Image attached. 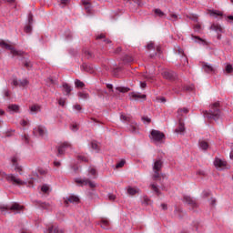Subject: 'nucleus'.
<instances>
[{
    "mask_svg": "<svg viewBox=\"0 0 233 233\" xmlns=\"http://www.w3.org/2000/svg\"><path fill=\"white\" fill-rule=\"evenodd\" d=\"M154 13L157 17H165V13L161 9H154Z\"/></svg>",
    "mask_w": 233,
    "mask_h": 233,
    "instance_id": "nucleus-37",
    "label": "nucleus"
},
{
    "mask_svg": "<svg viewBox=\"0 0 233 233\" xmlns=\"http://www.w3.org/2000/svg\"><path fill=\"white\" fill-rule=\"evenodd\" d=\"M45 233H65V230H63L61 228H59L57 225L53 224L50 226L46 231H44Z\"/></svg>",
    "mask_w": 233,
    "mask_h": 233,
    "instance_id": "nucleus-14",
    "label": "nucleus"
},
{
    "mask_svg": "<svg viewBox=\"0 0 233 233\" xmlns=\"http://www.w3.org/2000/svg\"><path fill=\"white\" fill-rule=\"evenodd\" d=\"M75 85L76 86V88H83V86H85V83H83L81 80H76L75 81Z\"/></svg>",
    "mask_w": 233,
    "mask_h": 233,
    "instance_id": "nucleus-40",
    "label": "nucleus"
},
{
    "mask_svg": "<svg viewBox=\"0 0 233 233\" xmlns=\"http://www.w3.org/2000/svg\"><path fill=\"white\" fill-rule=\"evenodd\" d=\"M232 71H233L232 65H228V66H226V72H227L228 74H230V73H232Z\"/></svg>",
    "mask_w": 233,
    "mask_h": 233,
    "instance_id": "nucleus-51",
    "label": "nucleus"
},
{
    "mask_svg": "<svg viewBox=\"0 0 233 233\" xmlns=\"http://www.w3.org/2000/svg\"><path fill=\"white\" fill-rule=\"evenodd\" d=\"M208 14L211 17H222L223 13L218 10H208Z\"/></svg>",
    "mask_w": 233,
    "mask_h": 233,
    "instance_id": "nucleus-21",
    "label": "nucleus"
},
{
    "mask_svg": "<svg viewBox=\"0 0 233 233\" xmlns=\"http://www.w3.org/2000/svg\"><path fill=\"white\" fill-rule=\"evenodd\" d=\"M31 114H37V112H41V106L34 105L30 106Z\"/></svg>",
    "mask_w": 233,
    "mask_h": 233,
    "instance_id": "nucleus-27",
    "label": "nucleus"
},
{
    "mask_svg": "<svg viewBox=\"0 0 233 233\" xmlns=\"http://www.w3.org/2000/svg\"><path fill=\"white\" fill-rule=\"evenodd\" d=\"M81 70H84V72H88L89 74H94V67L88 64H83L81 66Z\"/></svg>",
    "mask_w": 233,
    "mask_h": 233,
    "instance_id": "nucleus-19",
    "label": "nucleus"
},
{
    "mask_svg": "<svg viewBox=\"0 0 233 233\" xmlns=\"http://www.w3.org/2000/svg\"><path fill=\"white\" fill-rule=\"evenodd\" d=\"M150 187H151V190H153V192H155L157 194V196H161V191L157 187V185L151 184Z\"/></svg>",
    "mask_w": 233,
    "mask_h": 233,
    "instance_id": "nucleus-29",
    "label": "nucleus"
},
{
    "mask_svg": "<svg viewBox=\"0 0 233 233\" xmlns=\"http://www.w3.org/2000/svg\"><path fill=\"white\" fill-rule=\"evenodd\" d=\"M66 103V100H65L64 98H60L58 100V105H60V106H65Z\"/></svg>",
    "mask_w": 233,
    "mask_h": 233,
    "instance_id": "nucleus-53",
    "label": "nucleus"
},
{
    "mask_svg": "<svg viewBox=\"0 0 233 233\" xmlns=\"http://www.w3.org/2000/svg\"><path fill=\"white\" fill-rule=\"evenodd\" d=\"M124 63H132L134 61V58L130 56H125L123 58Z\"/></svg>",
    "mask_w": 233,
    "mask_h": 233,
    "instance_id": "nucleus-41",
    "label": "nucleus"
},
{
    "mask_svg": "<svg viewBox=\"0 0 233 233\" xmlns=\"http://www.w3.org/2000/svg\"><path fill=\"white\" fill-rule=\"evenodd\" d=\"M5 97H10V91L8 89H4Z\"/></svg>",
    "mask_w": 233,
    "mask_h": 233,
    "instance_id": "nucleus-59",
    "label": "nucleus"
},
{
    "mask_svg": "<svg viewBox=\"0 0 233 233\" xmlns=\"http://www.w3.org/2000/svg\"><path fill=\"white\" fill-rule=\"evenodd\" d=\"M4 177H5L6 181L9 183H13V185H17L18 187H23V185H26V182L21 180L17 176L14 174H6L3 173Z\"/></svg>",
    "mask_w": 233,
    "mask_h": 233,
    "instance_id": "nucleus-2",
    "label": "nucleus"
},
{
    "mask_svg": "<svg viewBox=\"0 0 233 233\" xmlns=\"http://www.w3.org/2000/svg\"><path fill=\"white\" fill-rule=\"evenodd\" d=\"M63 92L66 93V96H70L72 92V86H68V84H63Z\"/></svg>",
    "mask_w": 233,
    "mask_h": 233,
    "instance_id": "nucleus-25",
    "label": "nucleus"
},
{
    "mask_svg": "<svg viewBox=\"0 0 233 233\" xmlns=\"http://www.w3.org/2000/svg\"><path fill=\"white\" fill-rule=\"evenodd\" d=\"M24 66H25V68H32V62L28 60H25Z\"/></svg>",
    "mask_w": 233,
    "mask_h": 233,
    "instance_id": "nucleus-45",
    "label": "nucleus"
},
{
    "mask_svg": "<svg viewBox=\"0 0 233 233\" xmlns=\"http://www.w3.org/2000/svg\"><path fill=\"white\" fill-rule=\"evenodd\" d=\"M74 108L79 112L81 110V105H75Z\"/></svg>",
    "mask_w": 233,
    "mask_h": 233,
    "instance_id": "nucleus-64",
    "label": "nucleus"
},
{
    "mask_svg": "<svg viewBox=\"0 0 233 233\" xmlns=\"http://www.w3.org/2000/svg\"><path fill=\"white\" fill-rule=\"evenodd\" d=\"M9 112H19V106L17 105H10L8 106Z\"/></svg>",
    "mask_w": 233,
    "mask_h": 233,
    "instance_id": "nucleus-34",
    "label": "nucleus"
},
{
    "mask_svg": "<svg viewBox=\"0 0 233 233\" xmlns=\"http://www.w3.org/2000/svg\"><path fill=\"white\" fill-rule=\"evenodd\" d=\"M100 226L102 227V228H108V227H110V222H108V220H102L100 223Z\"/></svg>",
    "mask_w": 233,
    "mask_h": 233,
    "instance_id": "nucleus-39",
    "label": "nucleus"
},
{
    "mask_svg": "<svg viewBox=\"0 0 233 233\" xmlns=\"http://www.w3.org/2000/svg\"><path fill=\"white\" fill-rule=\"evenodd\" d=\"M107 198L110 201H114V199H116V195L112 194V193H109L107 195Z\"/></svg>",
    "mask_w": 233,
    "mask_h": 233,
    "instance_id": "nucleus-56",
    "label": "nucleus"
},
{
    "mask_svg": "<svg viewBox=\"0 0 233 233\" xmlns=\"http://www.w3.org/2000/svg\"><path fill=\"white\" fill-rule=\"evenodd\" d=\"M154 43L147 44V50H154Z\"/></svg>",
    "mask_w": 233,
    "mask_h": 233,
    "instance_id": "nucleus-62",
    "label": "nucleus"
},
{
    "mask_svg": "<svg viewBox=\"0 0 233 233\" xmlns=\"http://www.w3.org/2000/svg\"><path fill=\"white\" fill-rule=\"evenodd\" d=\"M163 168V161L161 159L155 160L153 164V171H160Z\"/></svg>",
    "mask_w": 233,
    "mask_h": 233,
    "instance_id": "nucleus-17",
    "label": "nucleus"
},
{
    "mask_svg": "<svg viewBox=\"0 0 233 233\" xmlns=\"http://www.w3.org/2000/svg\"><path fill=\"white\" fill-rule=\"evenodd\" d=\"M72 38V32L70 30L66 31V39L70 40Z\"/></svg>",
    "mask_w": 233,
    "mask_h": 233,
    "instance_id": "nucleus-50",
    "label": "nucleus"
},
{
    "mask_svg": "<svg viewBox=\"0 0 233 233\" xmlns=\"http://www.w3.org/2000/svg\"><path fill=\"white\" fill-rule=\"evenodd\" d=\"M68 148H72V145L68 142H64L58 147L57 150V157H61V156H65V152L68 150Z\"/></svg>",
    "mask_w": 233,
    "mask_h": 233,
    "instance_id": "nucleus-8",
    "label": "nucleus"
},
{
    "mask_svg": "<svg viewBox=\"0 0 233 233\" xmlns=\"http://www.w3.org/2000/svg\"><path fill=\"white\" fill-rule=\"evenodd\" d=\"M0 210L1 212H6V210H12L15 214H19L21 210H23V206L19 205L18 203H14L10 206H5L0 204Z\"/></svg>",
    "mask_w": 233,
    "mask_h": 233,
    "instance_id": "nucleus-3",
    "label": "nucleus"
},
{
    "mask_svg": "<svg viewBox=\"0 0 233 233\" xmlns=\"http://www.w3.org/2000/svg\"><path fill=\"white\" fill-rule=\"evenodd\" d=\"M202 196H203V198H208V196H210V191H208V190H204V191L202 192Z\"/></svg>",
    "mask_w": 233,
    "mask_h": 233,
    "instance_id": "nucleus-55",
    "label": "nucleus"
},
{
    "mask_svg": "<svg viewBox=\"0 0 233 233\" xmlns=\"http://www.w3.org/2000/svg\"><path fill=\"white\" fill-rule=\"evenodd\" d=\"M11 163L13 167H15V172H22L23 167L19 166V157L15 156L11 158Z\"/></svg>",
    "mask_w": 233,
    "mask_h": 233,
    "instance_id": "nucleus-11",
    "label": "nucleus"
},
{
    "mask_svg": "<svg viewBox=\"0 0 233 233\" xmlns=\"http://www.w3.org/2000/svg\"><path fill=\"white\" fill-rule=\"evenodd\" d=\"M38 172L41 176H46L48 171L46 169H39Z\"/></svg>",
    "mask_w": 233,
    "mask_h": 233,
    "instance_id": "nucleus-58",
    "label": "nucleus"
},
{
    "mask_svg": "<svg viewBox=\"0 0 233 233\" xmlns=\"http://www.w3.org/2000/svg\"><path fill=\"white\" fill-rule=\"evenodd\" d=\"M89 174L93 176V178L95 179L96 176L97 175V171L94 167H90L88 170Z\"/></svg>",
    "mask_w": 233,
    "mask_h": 233,
    "instance_id": "nucleus-42",
    "label": "nucleus"
},
{
    "mask_svg": "<svg viewBox=\"0 0 233 233\" xmlns=\"http://www.w3.org/2000/svg\"><path fill=\"white\" fill-rule=\"evenodd\" d=\"M192 39H196L197 41H198V43H201V45H207V42L199 36L192 35Z\"/></svg>",
    "mask_w": 233,
    "mask_h": 233,
    "instance_id": "nucleus-43",
    "label": "nucleus"
},
{
    "mask_svg": "<svg viewBox=\"0 0 233 233\" xmlns=\"http://www.w3.org/2000/svg\"><path fill=\"white\" fill-rule=\"evenodd\" d=\"M214 166L218 170H225L227 168H230V166L227 164V161L222 160L221 158H216L214 161Z\"/></svg>",
    "mask_w": 233,
    "mask_h": 233,
    "instance_id": "nucleus-7",
    "label": "nucleus"
},
{
    "mask_svg": "<svg viewBox=\"0 0 233 233\" xmlns=\"http://www.w3.org/2000/svg\"><path fill=\"white\" fill-rule=\"evenodd\" d=\"M189 19H191V21H195V23H198V15H191Z\"/></svg>",
    "mask_w": 233,
    "mask_h": 233,
    "instance_id": "nucleus-57",
    "label": "nucleus"
},
{
    "mask_svg": "<svg viewBox=\"0 0 233 233\" xmlns=\"http://www.w3.org/2000/svg\"><path fill=\"white\" fill-rule=\"evenodd\" d=\"M68 203H79V198L74 195L69 196L67 199L65 200V205H68Z\"/></svg>",
    "mask_w": 233,
    "mask_h": 233,
    "instance_id": "nucleus-18",
    "label": "nucleus"
},
{
    "mask_svg": "<svg viewBox=\"0 0 233 233\" xmlns=\"http://www.w3.org/2000/svg\"><path fill=\"white\" fill-rule=\"evenodd\" d=\"M182 90H183V92H193L194 85L183 86Z\"/></svg>",
    "mask_w": 233,
    "mask_h": 233,
    "instance_id": "nucleus-32",
    "label": "nucleus"
},
{
    "mask_svg": "<svg viewBox=\"0 0 233 233\" xmlns=\"http://www.w3.org/2000/svg\"><path fill=\"white\" fill-rule=\"evenodd\" d=\"M176 54H178V56H181V62L183 65H188V59L185 56V51H183V48L177 46L175 47Z\"/></svg>",
    "mask_w": 233,
    "mask_h": 233,
    "instance_id": "nucleus-10",
    "label": "nucleus"
},
{
    "mask_svg": "<svg viewBox=\"0 0 233 233\" xmlns=\"http://www.w3.org/2000/svg\"><path fill=\"white\" fill-rule=\"evenodd\" d=\"M162 77L167 79L168 81H176L177 79V74L174 71L166 70L162 72Z\"/></svg>",
    "mask_w": 233,
    "mask_h": 233,
    "instance_id": "nucleus-9",
    "label": "nucleus"
},
{
    "mask_svg": "<svg viewBox=\"0 0 233 233\" xmlns=\"http://www.w3.org/2000/svg\"><path fill=\"white\" fill-rule=\"evenodd\" d=\"M25 32L26 34H30V33L32 32V24H29L28 25H26V26L25 27Z\"/></svg>",
    "mask_w": 233,
    "mask_h": 233,
    "instance_id": "nucleus-49",
    "label": "nucleus"
},
{
    "mask_svg": "<svg viewBox=\"0 0 233 233\" xmlns=\"http://www.w3.org/2000/svg\"><path fill=\"white\" fill-rule=\"evenodd\" d=\"M177 114L178 116H183L185 114H188V109L186 107L178 108Z\"/></svg>",
    "mask_w": 233,
    "mask_h": 233,
    "instance_id": "nucleus-35",
    "label": "nucleus"
},
{
    "mask_svg": "<svg viewBox=\"0 0 233 233\" xmlns=\"http://www.w3.org/2000/svg\"><path fill=\"white\" fill-rule=\"evenodd\" d=\"M0 46L2 48H6L7 50H10L11 54H13L14 56H24V54H25V52L19 51V50L14 48V46H10L8 43H6L3 40L0 41Z\"/></svg>",
    "mask_w": 233,
    "mask_h": 233,
    "instance_id": "nucleus-5",
    "label": "nucleus"
},
{
    "mask_svg": "<svg viewBox=\"0 0 233 233\" xmlns=\"http://www.w3.org/2000/svg\"><path fill=\"white\" fill-rule=\"evenodd\" d=\"M41 192L44 194H48L50 192V187L48 185L45 184L41 187Z\"/></svg>",
    "mask_w": 233,
    "mask_h": 233,
    "instance_id": "nucleus-36",
    "label": "nucleus"
},
{
    "mask_svg": "<svg viewBox=\"0 0 233 233\" xmlns=\"http://www.w3.org/2000/svg\"><path fill=\"white\" fill-rule=\"evenodd\" d=\"M125 160H121L120 162H118L116 166V168H123V167H125Z\"/></svg>",
    "mask_w": 233,
    "mask_h": 233,
    "instance_id": "nucleus-48",
    "label": "nucleus"
},
{
    "mask_svg": "<svg viewBox=\"0 0 233 233\" xmlns=\"http://www.w3.org/2000/svg\"><path fill=\"white\" fill-rule=\"evenodd\" d=\"M72 132H77V130L79 129L77 127V124H73L71 127H70Z\"/></svg>",
    "mask_w": 233,
    "mask_h": 233,
    "instance_id": "nucleus-52",
    "label": "nucleus"
},
{
    "mask_svg": "<svg viewBox=\"0 0 233 233\" xmlns=\"http://www.w3.org/2000/svg\"><path fill=\"white\" fill-rule=\"evenodd\" d=\"M130 96L133 99H145V97H147L146 95H141L140 93L136 92L131 93Z\"/></svg>",
    "mask_w": 233,
    "mask_h": 233,
    "instance_id": "nucleus-26",
    "label": "nucleus"
},
{
    "mask_svg": "<svg viewBox=\"0 0 233 233\" xmlns=\"http://www.w3.org/2000/svg\"><path fill=\"white\" fill-rule=\"evenodd\" d=\"M203 115H204V117H207L208 119H214V121H218V119L221 117V111L219 110L218 102L211 106L209 112L204 111Z\"/></svg>",
    "mask_w": 233,
    "mask_h": 233,
    "instance_id": "nucleus-1",
    "label": "nucleus"
},
{
    "mask_svg": "<svg viewBox=\"0 0 233 233\" xmlns=\"http://www.w3.org/2000/svg\"><path fill=\"white\" fill-rule=\"evenodd\" d=\"M33 22H34V16H32V14H29V15H28V23H29V25H32Z\"/></svg>",
    "mask_w": 233,
    "mask_h": 233,
    "instance_id": "nucleus-60",
    "label": "nucleus"
},
{
    "mask_svg": "<svg viewBox=\"0 0 233 233\" xmlns=\"http://www.w3.org/2000/svg\"><path fill=\"white\" fill-rule=\"evenodd\" d=\"M78 97H80V99H88V97H90V96L88 95V93H86L85 91H80V92H78Z\"/></svg>",
    "mask_w": 233,
    "mask_h": 233,
    "instance_id": "nucleus-31",
    "label": "nucleus"
},
{
    "mask_svg": "<svg viewBox=\"0 0 233 233\" xmlns=\"http://www.w3.org/2000/svg\"><path fill=\"white\" fill-rule=\"evenodd\" d=\"M142 121L144 122V123H150V118L149 117H147V116H143L142 117Z\"/></svg>",
    "mask_w": 233,
    "mask_h": 233,
    "instance_id": "nucleus-61",
    "label": "nucleus"
},
{
    "mask_svg": "<svg viewBox=\"0 0 233 233\" xmlns=\"http://www.w3.org/2000/svg\"><path fill=\"white\" fill-rule=\"evenodd\" d=\"M168 19L169 21H177L178 17H177V15L171 13L170 17Z\"/></svg>",
    "mask_w": 233,
    "mask_h": 233,
    "instance_id": "nucleus-47",
    "label": "nucleus"
},
{
    "mask_svg": "<svg viewBox=\"0 0 233 233\" xmlns=\"http://www.w3.org/2000/svg\"><path fill=\"white\" fill-rule=\"evenodd\" d=\"M127 194L129 196H136V194H139V188L128 187H127Z\"/></svg>",
    "mask_w": 233,
    "mask_h": 233,
    "instance_id": "nucleus-23",
    "label": "nucleus"
},
{
    "mask_svg": "<svg viewBox=\"0 0 233 233\" xmlns=\"http://www.w3.org/2000/svg\"><path fill=\"white\" fill-rule=\"evenodd\" d=\"M33 132L35 136H40L41 137H43V136L46 134V128L43 126H39L38 127L35 128Z\"/></svg>",
    "mask_w": 233,
    "mask_h": 233,
    "instance_id": "nucleus-15",
    "label": "nucleus"
},
{
    "mask_svg": "<svg viewBox=\"0 0 233 233\" xmlns=\"http://www.w3.org/2000/svg\"><path fill=\"white\" fill-rule=\"evenodd\" d=\"M82 4L84 5V8L87 12V14H92V5H90V2L83 0Z\"/></svg>",
    "mask_w": 233,
    "mask_h": 233,
    "instance_id": "nucleus-20",
    "label": "nucleus"
},
{
    "mask_svg": "<svg viewBox=\"0 0 233 233\" xmlns=\"http://www.w3.org/2000/svg\"><path fill=\"white\" fill-rule=\"evenodd\" d=\"M20 125H22V127H26V125H28V120H22Z\"/></svg>",
    "mask_w": 233,
    "mask_h": 233,
    "instance_id": "nucleus-63",
    "label": "nucleus"
},
{
    "mask_svg": "<svg viewBox=\"0 0 233 233\" xmlns=\"http://www.w3.org/2000/svg\"><path fill=\"white\" fill-rule=\"evenodd\" d=\"M75 183H76V185H79V187H85L88 185L90 188H96V183L88 178H76Z\"/></svg>",
    "mask_w": 233,
    "mask_h": 233,
    "instance_id": "nucleus-6",
    "label": "nucleus"
},
{
    "mask_svg": "<svg viewBox=\"0 0 233 233\" xmlns=\"http://www.w3.org/2000/svg\"><path fill=\"white\" fill-rule=\"evenodd\" d=\"M120 119L122 121H130V117L127 116L126 115H121Z\"/></svg>",
    "mask_w": 233,
    "mask_h": 233,
    "instance_id": "nucleus-54",
    "label": "nucleus"
},
{
    "mask_svg": "<svg viewBox=\"0 0 233 233\" xmlns=\"http://www.w3.org/2000/svg\"><path fill=\"white\" fill-rule=\"evenodd\" d=\"M77 159L78 161H84L85 163H88V157H86V155H78Z\"/></svg>",
    "mask_w": 233,
    "mask_h": 233,
    "instance_id": "nucleus-38",
    "label": "nucleus"
},
{
    "mask_svg": "<svg viewBox=\"0 0 233 233\" xmlns=\"http://www.w3.org/2000/svg\"><path fill=\"white\" fill-rule=\"evenodd\" d=\"M177 134H183L185 132V124L179 122L177 128L175 130Z\"/></svg>",
    "mask_w": 233,
    "mask_h": 233,
    "instance_id": "nucleus-28",
    "label": "nucleus"
},
{
    "mask_svg": "<svg viewBox=\"0 0 233 233\" xmlns=\"http://www.w3.org/2000/svg\"><path fill=\"white\" fill-rule=\"evenodd\" d=\"M28 79L26 78H24L22 80H17L16 78H14L13 81H12V85H14V86H22V87H25V86H28Z\"/></svg>",
    "mask_w": 233,
    "mask_h": 233,
    "instance_id": "nucleus-12",
    "label": "nucleus"
},
{
    "mask_svg": "<svg viewBox=\"0 0 233 233\" xmlns=\"http://www.w3.org/2000/svg\"><path fill=\"white\" fill-rule=\"evenodd\" d=\"M116 90H117V92H120L122 94H127V92L130 91V88L125 87V86H118L116 88Z\"/></svg>",
    "mask_w": 233,
    "mask_h": 233,
    "instance_id": "nucleus-33",
    "label": "nucleus"
},
{
    "mask_svg": "<svg viewBox=\"0 0 233 233\" xmlns=\"http://www.w3.org/2000/svg\"><path fill=\"white\" fill-rule=\"evenodd\" d=\"M150 137L155 143H163L165 134L159 130L153 129L151 130Z\"/></svg>",
    "mask_w": 233,
    "mask_h": 233,
    "instance_id": "nucleus-4",
    "label": "nucleus"
},
{
    "mask_svg": "<svg viewBox=\"0 0 233 233\" xmlns=\"http://www.w3.org/2000/svg\"><path fill=\"white\" fill-rule=\"evenodd\" d=\"M183 201L184 203L191 207V208H196V207H198L196 199L192 198V197L185 196Z\"/></svg>",
    "mask_w": 233,
    "mask_h": 233,
    "instance_id": "nucleus-13",
    "label": "nucleus"
},
{
    "mask_svg": "<svg viewBox=\"0 0 233 233\" xmlns=\"http://www.w3.org/2000/svg\"><path fill=\"white\" fill-rule=\"evenodd\" d=\"M204 72L207 74H214L216 72V68L212 66L210 64H204L202 66Z\"/></svg>",
    "mask_w": 233,
    "mask_h": 233,
    "instance_id": "nucleus-16",
    "label": "nucleus"
},
{
    "mask_svg": "<svg viewBox=\"0 0 233 233\" xmlns=\"http://www.w3.org/2000/svg\"><path fill=\"white\" fill-rule=\"evenodd\" d=\"M161 177V175L159 174V171H154L153 179L154 181H157Z\"/></svg>",
    "mask_w": 233,
    "mask_h": 233,
    "instance_id": "nucleus-44",
    "label": "nucleus"
},
{
    "mask_svg": "<svg viewBox=\"0 0 233 233\" xmlns=\"http://www.w3.org/2000/svg\"><path fill=\"white\" fill-rule=\"evenodd\" d=\"M90 147L93 150L96 151V152H99V145L97 144L96 141L93 140L91 141L90 143Z\"/></svg>",
    "mask_w": 233,
    "mask_h": 233,
    "instance_id": "nucleus-30",
    "label": "nucleus"
},
{
    "mask_svg": "<svg viewBox=\"0 0 233 233\" xmlns=\"http://www.w3.org/2000/svg\"><path fill=\"white\" fill-rule=\"evenodd\" d=\"M210 29L214 30L215 32H218V33H222L223 32V27L218 24H213L211 25Z\"/></svg>",
    "mask_w": 233,
    "mask_h": 233,
    "instance_id": "nucleus-24",
    "label": "nucleus"
},
{
    "mask_svg": "<svg viewBox=\"0 0 233 233\" xmlns=\"http://www.w3.org/2000/svg\"><path fill=\"white\" fill-rule=\"evenodd\" d=\"M194 30H195V32H201V24L197 23V24L194 25Z\"/></svg>",
    "mask_w": 233,
    "mask_h": 233,
    "instance_id": "nucleus-46",
    "label": "nucleus"
},
{
    "mask_svg": "<svg viewBox=\"0 0 233 233\" xmlns=\"http://www.w3.org/2000/svg\"><path fill=\"white\" fill-rule=\"evenodd\" d=\"M198 147L200 150H208V142H207L206 140H199Z\"/></svg>",
    "mask_w": 233,
    "mask_h": 233,
    "instance_id": "nucleus-22",
    "label": "nucleus"
}]
</instances>
